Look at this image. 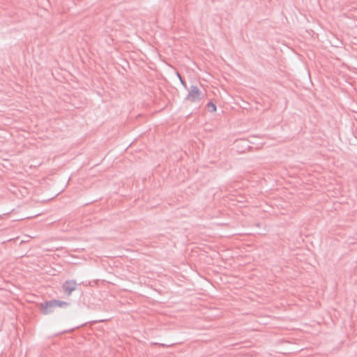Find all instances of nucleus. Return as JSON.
Listing matches in <instances>:
<instances>
[{"label": "nucleus", "instance_id": "f257e3e1", "mask_svg": "<svg viewBox=\"0 0 357 357\" xmlns=\"http://www.w3.org/2000/svg\"><path fill=\"white\" fill-rule=\"evenodd\" d=\"M188 93L185 97V100L190 102L197 103L205 96V93L200 90L196 85H191L190 87L188 89Z\"/></svg>", "mask_w": 357, "mask_h": 357}, {"label": "nucleus", "instance_id": "f03ea898", "mask_svg": "<svg viewBox=\"0 0 357 357\" xmlns=\"http://www.w3.org/2000/svg\"><path fill=\"white\" fill-rule=\"evenodd\" d=\"M54 303L55 302L54 301V300L40 303V307L41 312L44 314L52 313L56 308V305Z\"/></svg>", "mask_w": 357, "mask_h": 357}, {"label": "nucleus", "instance_id": "7ed1b4c3", "mask_svg": "<svg viewBox=\"0 0 357 357\" xmlns=\"http://www.w3.org/2000/svg\"><path fill=\"white\" fill-rule=\"evenodd\" d=\"M77 285V284L75 280H67L63 284L62 288L64 293L67 296H70L76 289Z\"/></svg>", "mask_w": 357, "mask_h": 357}, {"label": "nucleus", "instance_id": "20e7f679", "mask_svg": "<svg viewBox=\"0 0 357 357\" xmlns=\"http://www.w3.org/2000/svg\"><path fill=\"white\" fill-rule=\"evenodd\" d=\"M54 301L55 302L54 304L56 305V307H66L69 305L68 303L66 301H61L58 300H54Z\"/></svg>", "mask_w": 357, "mask_h": 357}, {"label": "nucleus", "instance_id": "39448f33", "mask_svg": "<svg viewBox=\"0 0 357 357\" xmlns=\"http://www.w3.org/2000/svg\"><path fill=\"white\" fill-rule=\"evenodd\" d=\"M207 107L209 111H211V112H214L216 111V106L214 103L211 102H209L208 104H207Z\"/></svg>", "mask_w": 357, "mask_h": 357}, {"label": "nucleus", "instance_id": "423d86ee", "mask_svg": "<svg viewBox=\"0 0 357 357\" xmlns=\"http://www.w3.org/2000/svg\"><path fill=\"white\" fill-rule=\"evenodd\" d=\"M178 77L179 78L181 84L183 86V87L186 89H188L187 84L186 82L182 79L181 75L179 73H177Z\"/></svg>", "mask_w": 357, "mask_h": 357}, {"label": "nucleus", "instance_id": "0eeeda50", "mask_svg": "<svg viewBox=\"0 0 357 357\" xmlns=\"http://www.w3.org/2000/svg\"><path fill=\"white\" fill-rule=\"evenodd\" d=\"M242 142H243V141H237V142H236V143H238H238H242Z\"/></svg>", "mask_w": 357, "mask_h": 357}]
</instances>
